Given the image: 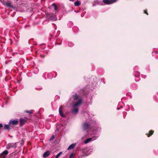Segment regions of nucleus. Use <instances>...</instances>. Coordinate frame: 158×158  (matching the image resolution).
Masks as SVG:
<instances>
[{
	"instance_id": "f257e3e1",
	"label": "nucleus",
	"mask_w": 158,
	"mask_h": 158,
	"mask_svg": "<svg viewBox=\"0 0 158 158\" xmlns=\"http://www.w3.org/2000/svg\"><path fill=\"white\" fill-rule=\"evenodd\" d=\"M82 102V100L81 98H79L77 102H75L74 104L73 105V107L74 108L77 107V106H80Z\"/></svg>"
},
{
	"instance_id": "f03ea898",
	"label": "nucleus",
	"mask_w": 158,
	"mask_h": 158,
	"mask_svg": "<svg viewBox=\"0 0 158 158\" xmlns=\"http://www.w3.org/2000/svg\"><path fill=\"white\" fill-rule=\"evenodd\" d=\"M18 123V121L17 120H10L9 122V125L10 127H12L14 125H17Z\"/></svg>"
},
{
	"instance_id": "7ed1b4c3",
	"label": "nucleus",
	"mask_w": 158,
	"mask_h": 158,
	"mask_svg": "<svg viewBox=\"0 0 158 158\" xmlns=\"http://www.w3.org/2000/svg\"><path fill=\"white\" fill-rule=\"evenodd\" d=\"M98 138V137L96 136H93L92 138H89L87 139L84 141V143L85 144H86L92 140H94Z\"/></svg>"
},
{
	"instance_id": "20e7f679",
	"label": "nucleus",
	"mask_w": 158,
	"mask_h": 158,
	"mask_svg": "<svg viewBox=\"0 0 158 158\" xmlns=\"http://www.w3.org/2000/svg\"><path fill=\"white\" fill-rule=\"evenodd\" d=\"M16 143H10L7 144L6 146V148L7 149H9L10 148L12 147H16Z\"/></svg>"
},
{
	"instance_id": "39448f33",
	"label": "nucleus",
	"mask_w": 158,
	"mask_h": 158,
	"mask_svg": "<svg viewBox=\"0 0 158 158\" xmlns=\"http://www.w3.org/2000/svg\"><path fill=\"white\" fill-rule=\"evenodd\" d=\"M116 0H103V2L105 4H109L115 2Z\"/></svg>"
},
{
	"instance_id": "423d86ee",
	"label": "nucleus",
	"mask_w": 158,
	"mask_h": 158,
	"mask_svg": "<svg viewBox=\"0 0 158 158\" xmlns=\"http://www.w3.org/2000/svg\"><path fill=\"white\" fill-rule=\"evenodd\" d=\"M3 4L7 7H10L11 8H13V6L11 5V4L10 2L9 1H8L6 2H3Z\"/></svg>"
},
{
	"instance_id": "0eeeda50",
	"label": "nucleus",
	"mask_w": 158,
	"mask_h": 158,
	"mask_svg": "<svg viewBox=\"0 0 158 158\" xmlns=\"http://www.w3.org/2000/svg\"><path fill=\"white\" fill-rule=\"evenodd\" d=\"M89 127V125L86 123H84L83 125V129L84 130H86Z\"/></svg>"
},
{
	"instance_id": "6e6552de",
	"label": "nucleus",
	"mask_w": 158,
	"mask_h": 158,
	"mask_svg": "<svg viewBox=\"0 0 158 158\" xmlns=\"http://www.w3.org/2000/svg\"><path fill=\"white\" fill-rule=\"evenodd\" d=\"M59 112L60 115L62 117H64L65 115L63 114V112H62V106H61L60 107V108L59 109Z\"/></svg>"
},
{
	"instance_id": "1a4fd4ad",
	"label": "nucleus",
	"mask_w": 158,
	"mask_h": 158,
	"mask_svg": "<svg viewBox=\"0 0 158 158\" xmlns=\"http://www.w3.org/2000/svg\"><path fill=\"white\" fill-rule=\"evenodd\" d=\"M76 144V143H73L70 145L68 148V150L73 149L75 147Z\"/></svg>"
},
{
	"instance_id": "9d476101",
	"label": "nucleus",
	"mask_w": 158,
	"mask_h": 158,
	"mask_svg": "<svg viewBox=\"0 0 158 158\" xmlns=\"http://www.w3.org/2000/svg\"><path fill=\"white\" fill-rule=\"evenodd\" d=\"M8 152L7 151L5 150L0 155H5L3 156L2 158H5L6 157V155L8 154Z\"/></svg>"
},
{
	"instance_id": "9b49d317",
	"label": "nucleus",
	"mask_w": 158,
	"mask_h": 158,
	"mask_svg": "<svg viewBox=\"0 0 158 158\" xmlns=\"http://www.w3.org/2000/svg\"><path fill=\"white\" fill-rule=\"evenodd\" d=\"M19 121L20 124V125H23L26 122V120L22 118H21L19 119Z\"/></svg>"
},
{
	"instance_id": "f8f14e48",
	"label": "nucleus",
	"mask_w": 158,
	"mask_h": 158,
	"mask_svg": "<svg viewBox=\"0 0 158 158\" xmlns=\"http://www.w3.org/2000/svg\"><path fill=\"white\" fill-rule=\"evenodd\" d=\"M50 155V152L49 151H47L44 152L43 156L44 157H46Z\"/></svg>"
},
{
	"instance_id": "ddd939ff",
	"label": "nucleus",
	"mask_w": 158,
	"mask_h": 158,
	"mask_svg": "<svg viewBox=\"0 0 158 158\" xmlns=\"http://www.w3.org/2000/svg\"><path fill=\"white\" fill-rule=\"evenodd\" d=\"M11 127L10 125H9V123L8 124H5L4 127V129L5 130H7L10 129V127Z\"/></svg>"
},
{
	"instance_id": "4468645a",
	"label": "nucleus",
	"mask_w": 158,
	"mask_h": 158,
	"mask_svg": "<svg viewBox=\"0 0 158 158\" xmlns=\"http://www.w3.org/2000/svg\"><path fill=\"white\" fill-rule=\"evenodd\" d=\"M74 4L75 6H79L81 4V3L80 1L77 0L74 2Z\"/></svg>"
},
{
	"instance_id": "2eb2a0df",
	"label": "nucleus",
	"mask_w": 158,
	"mask_h": 158,
	"mask_svg": "<svg viewBox=\"0 0 158 158\" xmlns=\"http://www.w3.org/2000/svg\"><path fill=\"white\" fill-rule=\"evenodd\" d=\"M78 109L75 108L72 110V112L73 113L76 114L78 112Z\"/></svg>"
},
{
	"instance_id": "dca6fc26",
	"label": "nucleus",
	"mask_w": 158,
	"mask_h": 158,
	"mask_svg": "<svg viewBox=\"0 0 158 158\" xmlns=\"http://www.w3.org/2000/svg\"><path fill=\"white\" fill-rule=\"evenodd\" d=\"M75 154L74 153H72L69 156V158H75Z\"/></svg>"
},
{
	"instance_id": "f3484780",
	"label": "nucleus",
	"mask_w": 158,
	"mask_h": 158,
	"mask_svg": "<svg viewBox=\"0 0 158 158\" xmlns=\"http://www.w3.org/2000/svg\"><path fill=\"white\" fill-rule=\"evenodd\" d=\"M51 19L53 20H56V18L55 15L52 16L51 17Z\"/></svg>"
},
{
	"instance_id": "a211bd4d",
	"label": "nucleus",
	"mask_w": 158,
	"mask_h": 158,
	"mask_svg": "<svg viewBox=\"0 0 158 158\" xmlns=\"http://www.w3.org/2000/svg\"><path fill=\"white\" fill-rule=\"evenodd\" d=\"M52 6L54 7V10L55 11H57V7L56 6V4L55 3H53L52 4Z\"/></svg>"
},
{
	"instance_id": "6ab92c4d",
	"label": "nucleus",
	"mask_w": 158,
	"mask_h": 158,
	"mask_svg": "<svg viewBox=\"0 0 158 158\" xmlns=\"http://www.w3.org/2000/svg\"><path fill=\"white\" fill-rule=\"evenodd\" d=\"M73 99L75 100H76L78 98V96L76 94H74L73 96Z\"/></svg>"
},
{
	"instance_id": "aec40b11",
	"label": "nucleus",
	"mask_w": 158,
	"mask_h": 158,
	"mask_svg": "<svg viewBox=\"0 0 158 158\" xmlns=\"http://www.w3.org/2000/svg\"><path fill=\"white\" fill-rule=\"evenodd\" d=\"M62 152H59L56 156L55 158H58L59 156L62 154Z\"/></svg>"
},
{
	"instance_id": "412c9836",
	"label": "nucleus",
	"mask_w": 158,
	"mask_h": 158,
	"mask_svg": "<svg viewBox=\"0 0 158 158\" xmlns=\"http://www.w3.org/2000/svg\"><path fill=\"white\" fill-rule=\"evenodd\" d=\"M153 131H150L149 133L150 135H149V134H148V137H149L150 135H152L153 134Z\"/></svg>"
},
{
	"instance_id": "4be33fe9",
	"label": "nucleus",
	"mask_w": 158,
	"mask_h": 158,
	"mask_svg": "<svg viewBox=\"0 0 158 158\" xmlns=\"http://www.w3.org/2000/svg\"><path fill=\"white\" fill-rule=\"evenodd\" d=\"M26 112H27V113H30V114H31V113H32V110H31V111H26Z\"/></svg>"
},
{
	"instance_id": "5701e85b",
	"label": "nucleus",
	"mask_w": 158,
	"mask_h": 158,
	"mask_svg": "<svg viewBox=\"0 0 158 158\" xmlns=\"http://www.w3.org/2000/svg\"><path fill=\"white\" fill-rule=\"evenodd\" d=\"M136 78H138L137 79H135V81H139V77H137Z\"/></svg>"
},
{
	"instance_id": "b1692460",
	"label": "nucleus",
	"mask_w": 158,
	"mask_h": 158,
	"mask_svg": "<svg viewBox=\"0 0 158 158\" xmlns=\"http://www.w3.org/2000/svg\"><path fill=\"white\" fill-rule=\"evenodd\" d=\"M3 127V125L2 124L0 123V129L2 128Z\"/></svg>"
},
{
	"instance_id": "393cba45",
	"label": "nucleus",
	"mask_w": 158,
	"mask_h": 158,
	"mask_svg": "<svg viewBox=\"0 0 158 158\" xmlns=\"http://www.w3.org/2000/svg\"><path fill=\"white\" fill-rule=\"evenodd\" d=\"M54 136L53 135L52 136V137H51V139H50V140H52V139H54Z\"/></svg>"
},
{
	"instance_id": "a878e982",
	"label": "nucleus",
	"mask_w": 158,
	"mask_h": 158,
	"mask_svg": "<svg viewBox=\"0 0 158 158\" xmlns=\"http://www.w3.org/2000/svg\"><path fill=\"white\" fill-rule=\"evenodd\" d=\"M144 13L146 14L147 15H148V13H147L146 10H144Z\"/></svg>"
},
{
	"instance_id": "bb28decb",
	"label": "nucleus",
	"mask_w": 158,
	"mask_h": 158,
	"mask_svg": "<svg viewBox=\"0 0 158 158\" xmlns=\"http://www.w3.org/2000/svg\"><path fill=\"white\" fill-rule=\"evenodd\" d=\"M73 44H71V45H70V44H69V46H70V47H71V46H73Z\"/></svg>"
},
{
	"instance_id": "cd10ccee",
	"label": "nucleus",
	"mask_w": 158,
	"mask_h": 158,
	"mask_svg": "<svg viewBox=\"0 0 158 158\" xmlns=\"http://www.w3.org/2000/svg\"><path fill=\"white\" fill-rule=\"evenodd\" d=\"M90 150V148H87V150Z\"/></svg>"
},
{
	"instance_id": "c85d7f7f",
	"label": "nucleus",
	"mask_w": 158,
	"mask_h": 158,
	"mask_svg": "<svg viewBox=\"0 0 158 158\" xmlns=\"http://www.w3.org/2000/svg\"><path fill=\"white\" fill-rule=\"evenodd\" d=\"M92 150H91V151H90V152H92Z\"/></svg>"
}]
</instances>
